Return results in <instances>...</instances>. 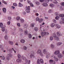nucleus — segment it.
I'll return each instance as SVG.
<instances>
[{
    "mask_svg": "<svg viewBox=\"0 0 64 64\" xmlns=\"http://www.w3.org/2000/svg\"><path fill=\"white\" fill-rule=\"evenodd\" d=\"M24 28H27L28 27V25L27 24H25L24 25Z\"/></svg>",
    "mask_w": 64,
    "mask_h": 64,
    "instance_id": "obj_34",
    "label": "nucleus"
},
{
    "mask_svg": "<svg viewBox=\"0 0 64 64\" xmlns=\"http://www.w3.org/2000/svg\"><path fill=\"white\" fill-rule=\"evenodd\" d=\"M42 5L45 7H46L48 6V4L46 3H43L42 4Z\"/></svg>",
    "mask_w": 64,
    "mask_h": 64,
    "instance_id": "obj_12",
    "label": "nucleus"
},
{
    "mask_svg": "<svg viewBox=\"0 0 64 64\" xmlns=\"http://www.w3.org/2000/svg\"><path fill=\"white\" fill-rule=\"evenodd\" d=\"M45 19H48V18L47 17H45Z\"/></svg>",
    "mask_w": 64,
    "mask_h": 64,
    "instance_id": "obj_64",
    "label": "nucleus"
},
{
    "mask_svg": "<svg viewBox=\"0 0 64 64\" xmlns=\"http://www.w3.org/2000/svg\"><path fill=\"white\" fill-rule=\"evenodd\" d=\"M61 44H62V43L61 42H58L57 43V46H59L60 45H61Z\"/></svg>",
    "mask_w": 64,
    "mask_h": 64,
    "instance_id": "obj_30",
    "label": "nucleus"
},
{
    "mask_svg": "<svg viewBox=\"0 0 64 64\" xmlns=\"http://www.w3.org/2000/svg\"><path fill=\"white\" fill-rule=\"evenodd\" d=\"M20 20L21 23H24V19H22V18H20Z\"/></svg>",
    "mask_w": 64,
    "mask_h": 64,
    "instance_id": "obj_17",
    "label": "nucleus"
},
{
    "mask_svg": "<svg viewBox=\"0 0 64 64\" xmlns=\"http://www.w3.org/2000/svg\"><path fill=\"white\" fill-rule=\"evenodd\" d=\"M55 15H56V16H59V17H64V14L58 15V14L57 12H56L55 13Z\"/></svg>",
    "mask_w": 64,
    "mask_h": 64,
    "instance_id": "obj_7",
    "label": "nucleus"
},
{
    "mask_svg": "<svg viewBox=\"0 0 64 64\" xmlns=\"http://www.w3.org/2000/svg\"><path fill=\"white\" fill-rule=\"evenodd\" d=\"M2 10L4 13H6V8H3L2 9Z\"/></svg>",
    "mask_w": 64,
    "mask_h": 64,
    "instance_id": "obj_19",
    "label": "nucleus"
},
{
    "mask_svg": "<svg viewBox=\"0 0 64 64\" xmlns=\"http://www.w3.org/2000/svg\"><path fill=\"white\" fill-rule=\"evenodd\" d=\"M48 12L50 13H51V12H52V10H48Z\"/></svg>",
    "mask_w": 64,
    "mask_h": 64,
    "instance_id": "obj_47",
    "label": "nucleus"
},
{
    "mask_svg": "<svg viewBox=\"0 0 64 64\" xmlns=\"http://www.w3.org/2000/svg\"><path fill=\"white\" fill-rule=\"evenodd\" d=\"M3 26V25L2 23H0V28H2Z\"/></svg>",
    "mask_w": 64,
    "mask_h": 64,
    "instance_id": "obj_26",
    "label": "nucleus"
},
{
    "mask_svg": "<svg viewBox=\"0 0 64 64\" xmlns=\"http://www.w3.org/2000/svg\"><path fill=\"white\" fill-rule=\"evenodd\" d=\"M20 2H23V0H20Z\"/></svg>",
    "mask_w": 64,
    "mask_h": 64,
    "instance_id": "obj_61",
    "label": "nucleus"
},
{
    "mask_svg": "<svg viewBox=\"0 0 64 64\" xmlns=\"http://www.w3.org/2000/svg\"><path fill=\"white\" fill-rule=\"evenodd\" d=\"M56 34L55 33H54L53 34V36L54 37L55 40H59V38L57 37V36H56Z\"/></svg>",
    "mask_w": 64,
    "mask_h": 64,
    "instance_id": "obj_3",
    "label": "nucleus"
},
{
    "mask_svg": "<svg viewBox=\"0 0 64 64\" xmlns=\"http://www.w3.org/2000/svg\"><path fill=\"white\" fill-rule=\"evenodd\" d=\"M8 57H12V54H8Z\"/></svg>",
    "mask_w": 64,
    "mask_h": 64,
    "instance_id": "obj_27",
    "label": "nucleus"
},
{
    "mask_svg": "<svg viewBox=\"0 0 64 64\" xmlns=\"http://www.w3.org/2000/svg\"><path fill=\"white\" fill-rule=\"evenodd\" d=\"M17 25H18V27H20V24L19 23H18L17 24Z\"/></svg>",
    "mask_w": 64,
    "mask_h": 64,
    "instance_id": "obj_48",
    "label": "nucleus"
},
{
    "mask_svg": "<svg viewBox=\"0 0 64 64\" xmlns=\"http://www.w3.org/2000/svg\"><path fill=\"white\" fill-rule=\"evenodd\" d=\"M49 63L50 64H55V62H53V60H50L49 61Z\"/></svg>",
    "mask_w": 64,
    "mask_h": 64,
    "instance_id": "obj_9",
    "label": "nucleus"
},
{
    "mask_svg": "<svg viewBox=\"0 0 64 64\" xmlns=\"http://www.w3.org/2000/svg\"><path fill=\"white\" fill-rule=\"evenodd\" d=\"M17 62H22V60H21L20 59L18 58V59L16 61Z\"/></svg>",
    "mask_w": 64,
    "mask_h": 64,
    "instance_id": "obj_11",
    "label": "nucleus"
},
{
    "mask_svg": "<svg viewBox=\"0 0 64 64\" xmlns=\"http://www.w3.org/2000/svg\"><path fill=\"white\" fill-rule=\"evenodd\" d=\"M13 5L14 6H17V4L16 3H14L13 4Z\"/></svg>",
    "mask_w": 64,
    "mask_h": 64,
    "instance_id": "obj_44",
    "label": "nucleus"
},
{
    "mask_svg": "<svg viewBox=\"0 0 64 64\" xmlns=\"http://www.w3.org/2000/svg\"><path fill=\"white\" fill-rule=\"evenodd\" d=\"M30 6H28V7L27 6H26V11L28 13H29L30 12Z\"/></svg>",
    "mask_w": 64,
    "mask_h": 64,
    "instance_id": "obj_1",
    "label": "nucleus"
},
{
    "mask_svg": "<svg viewBox=\"0 0 64 64\" xmlns=\"http://www.w3.org/2000/svg\"><path fill=\"white\" fill-rule=\"evenodd\" d=\"M24 34L25 35H27L28 34V32H27V30H25L24 31Z\"/></svg>",
    "mask_w": 64,
    "mask_h": 64,
    "instance_id": "obj_28",
    "label": "nucleus"
},
{
    "mask_svg": "<svg viewBox=\"0 0 64 64\" xmlns=\"http://www.w3.org/2000/svg\"><path fill=\"white\" fill-rule=\"evenodd\" d=\"M44 24H45V23H44V22H43V23L42 24V25H44Z\"/></svg>",
    "mask_w": 64,
    "mask_h": 64,
    "instance_id": "obj_63",
    "label": "nucleus"
},
{
    "mask_svg": "<svg viewBox=\"0 0 64 64\" xmlns=\"http://www.w3.org/2000/svg\"><path fill=\"white\" fill-rule=\"evenodd\" d=\"M50 47L52 48H54V45H53V44H52L50 46Z\"/></svg>",
    "mask_w": 64,
    "mask_h": 64,
    "instance_id": "obj_36",
    "label": "nucleus"
},
{
    "mask_svg": "<svg viewBox=\"0 0 64 64\" xmlns=\"http://www.w3.org/2000/svg\"><path fill=\"white\" fill-rule=\"evenodd\" d=\"M34 52H33L32 53V54L30 56V58H32V57H34Z\"/></svg>",
    "mask_w": 64,
    "mask_h": 64,
    "instance_id": "obj_14",
    "label": "nucleus"
},
{
    "mask_svg": "<svg viewBox=\"0 0 64 64\" xmlns=\"http://www.w3.org/2000/svg\"><path fill=\"white\" fill-rule=\"evenodd\" d=\"M24 50H26L27 49V47L25 46H24Z\"/></svg>",
    "mask_w": 64,
    "mask_h": 64,
    "instance_id": "obj_49",
    "label": "nucleus"
},
{
    "mask_svg": "<svg viewBox=\"0 0 64 64\" xmlns=\"http://www.w3.org/2000/svg\"><path fill=\"white\" fill-rule=\"evenodd\" d=\"M16 19L17 20H19L20 19V17L18 16L16 17Z\"/></svg>",
    "mask_w": 64,
    "mask_h": 64,
    "instance_id": "obj_39",
    "label": "nucleus"
},
{
    "mask_svg": "<svg viewBox=\"0 0 64 64\" xmlns=\"http://www.w3.org/2000/svg\"><path fill=\"white\" fill-rule=\"evenodd\" d=\"M54 0L55 1V2H53V3H55V4H57V3H58V2H57L56 1V0Z\"/></svg>",
    "mask_w": 64,
    "mask_h": 64,
    "instance_id": "obj_45",
    "label": "nucleus"
},
{
    "mask_svg": "<svg viewBox=\"0 0 64 64\" xmlns=\"http://www.w3.org/2000/svg\"><path fill=\"white\" fill-rule=\"evenodd\" d=\"M2 3H4V4H6V5L7 4V2H5V1H4V0H2Z\"/></svg>",
    "mask_w": 64,
    "mask_h": 64,
    "instance_id": "obj_35",
    "label": "nucleus"
},
{
    "mask_svg": "<svg viewBox=\"0 0 64 64\" xmlns=\"http://www.w3.org/2000/svg\"><path fill=\"white\" fill-rule=\"evenodd\" d=\"M7 24L8 25H9L10 24V22L8 21L7 22Z\"/></svg>",
    "mask_w": 64,
    "mask_h": 64,
    "instance_id": "obj_52",
    "label": "nucleus"
},
{
    "mask_svg": "<svg viewBox=\"0 0 64 64\" xmlns=\"http://www.w3.org/2000/svg\"><path fill=\"white\" fill-rule=\"evenodd\" d=\"M61 20H62V22H60V24H62L63 22V21H64V18H61Z\"/></svg>",
    "mask_w": 64,
    "mask_h": 64,
    "instance_id": "obj_15",
    "label": "nucleus"
},
{
    "mask_svg": "<svg viewBox=\"0 0 64 64\" xmlns=\"http://www.w3.org/2000/svg\"><path fill=\"white\" fill-rule=\"evenodd\" d=\"M2 60H5V57H4V56H3L2 57Z\"/></svg>",
    "mask_w": 64,
    "mask_h": 64,
    "instance_id": "obj_54",
    "label": "nucleus"
},
{
    "mask_svg": "<svg viewBox=\"0 0 64 64\" xmlns=\"http://www.w3.org/2000/svg\"><path fill=\"white\" fill-rule=\"evenodd\" d=\"M62 5V6H64V2H62L61 3Z\"/></svg>",
    "mask_w": 64,
    "mask_h": 64,
    "instance_id": "obj_53",
    "label": "nucleus"
},
{
    "mask_svg": "<svg viewBox=\"0 0 64 64\" xmlns=\"http://www.w3.org/2000/svg\"><path fill=\"white\" fill-rule=\"evenodd\" d=\"M28 3V4H30V6H32V7H33V4H32V3L30 1H29V0H27Z\"/></svg>",
    "mask_w": 64,
    "mask_h": 64,
    "instance_id": "obj_10",
    "label": "nucleus"
},
{
    "mask_svg": "<svg viewBox=\"0 0 64 64\" xmlns=\"http://www.w3.org/2000/svg\"><path fill=\"white\" fill-rule=\"evenodd\" d=\"M53 40V37L51 36L50 38V40H51V41H52V40Z\"/></svg>",
    "mask_w": 64,
    "mask_h": 64,
    "instance_id": "obj_40",
    "label": "nucleus"
},
{
    "mask_svg": "<svg viewBox=\"0 0 64 64\" xmlns=\"http://www.w3.org/2000/svg\"><path fill=\"white\" fill-rule=\"evenodd\" d=\"M12 49L13 50V51H14V52L15 53H16V51L14 50V49L13 48H12Z\"/></svg>",
    "mask_w": 64,
    "mask_h": 64,
    "instance_id": "obj_60",
    "label": "nucleus"
},
{
    "mask_svg": "<svg viewBox=\"0 0 64 64\" xmlns=\"http://www.w3.org/2000/svg\"><path fill=\"white\" fill-rule=\"evenodd\" d=\"M20 31H21V32H22V29H21V28H20Z\"/></svg>",
    "mask_w": 64,
    "mask_h": 64,
    "instance_id": "obj_59",
    "label": "nucleus"
},
{
    "mask_svg": "<svg viewBox=\"0 0 64 64\" xmlns=\"http://www.w3.org/2000/svg\"><path fill=\"white\" fill-rule=\"evenodd\" d=\"M36 4L37 5H39V2H36Z\"/></svg>",
    "mask_w": 64,
    "mask_h": 64,
    "instance_id": "obj_50",
    "label": "nucleus"
},
{
    "mask_svg": "<svg viewBox=\"0 0 64 64\" xmlns=\"http://www.w3.org/2000/svg\"><path fill=\"white\" fill-rule=\"evenodd\" d=\"M8 19L9 20H11V17L10 16V17H8Z\"/></svg>",
    "mask_w": 64,
    "mask_h": 64,
    "instance_id": "obj_42",
    "label": "nucleus"
},
{
    "mask_svg": "<svg viewBox=\"0 0 64 64\" xmlns=\"http://www.w3.org/2000/svg\"><path fill=\"white\" fill-rule=\"evenodd\" d=\"M34 30L35 31H38V28L35 27L34 28Z\"/></svg>",
    "mask_w": 64,
    "mask_h": 64,
    "instance_id": "obj_23",
    "label": "nucleus"
},
{
    "mask_svg": "<svg viewBox=\"0 0 64 64\" xmlns=\"http://www.w3.org/2000/svg\"><path fill=\"white\" fill-rule=\"evenodd\" d=\"M43 19L42 18H41L40 19V20H39V18H36V21H38V22L39 23H41L42 22V21H43Z\"/></svg>",
    "mask_w": 64,
    "mask_h": 64,
    "instance_id": "obj_8",
    "label": "nucleus"
},
{
    "mask_svg": "<svg viewBox=\"0 0 64 64\" xmlns=\"http://www.w3.org/2000/svg\"><path fill=\"white\" fill-rule=\"evenodd\" d=\"M23 14H24V15H25V14H26V12H24L23 13Z\"/></svg>",
    "mask_w": 64,
    "mask_h": 64,
    "instance_id": "obj_62",
    "label": "nucleus"
},
{
    "mask_svg": "<svg viewBox=\"0 0 64 64\" xmlns=\"http://www.w3.org/2000/svg\"><path fill=\"white\" fill-rule=\"evenodd\" d=\"M53 21L54 22V23H56V20H55L54 19H53Z\"/></svg>",
    "mask_w": 64,
    "mask_h": 64,
    "instance_id": "obj_51",
    "label": "nucleus"
},
{
    "mask_svg": "<svg viewBox=\"0 0 64 64\" xmlns=\"http://www.w3.org/2000/svg\"><path fill=\"white\" fill-rule=\"evenodd\" d=\"M54 58L56 61H58V58H56L55 56H54Z\"/></svg>",
    "mask_w": 64,
    "mask_h": 64,
    "instance_id": "obj_24",
    "label": "nucleus"
},
{
    "mask_svg": "<svg viewBox=\"0 0 64 64\" xmlns=\"http://www.w3.org/2000/svg\"><path fill=\"white\" fill-rule=\"evenodd\" d=\"M9 44H10V45H12V44H13V42H11V41H9Z\"/></svg>",
    "mask_w": 64,
    "mask_h": 64,
    "instance_id": "obj_32",
    "label": "nucleus"
},
{
    "mask_svg": "<svg viewBox=\"0 0 64 64\" xmlns=\"http://www.w3.org/2000/svg\"><path fill=\"white\" fill-rule=\"evenodd\" d=\"M25 42V40L24 39H22L20 40V42H21V43H24Z\"/></svg>",
    "mask_w": 64,
    "mask_h": 64,
    "instance_id": "obj_25",
    "label": "nucleus"
},
{
    "mask_svg": "<svg viewBox=\"0 0 64 64\" xmlns=\"http://www.w3.org/2000/svg\"><path fill=\"white\" fill-rule=\"evenodd\" d=\"M46 34L47 35L49 34V33L48 32H42L41 34V36L42 37L44 36Z\"/></svg>",
    "mask_w": 64,
    "mask_h": 64,
    "instance_id": "obj_5",
    "label": "nucleus"
},
{
    "mask_svg": "<svg viewBox=\"0 0 64 64\" xmlns=\"http://www.w3.org/2000/svg\"><path fill=\"white\" fill-rule=\"evenodd\" d=\"M59 18V17L58 16H56V17L55 19L56 20H58V18Z\"/></svg>",
    "mask_w": 64,
    "mask_h": 64,
    "instance_id": "obj_46",
    "label": "nucleus"
},
{
    "mask_svg": "<svg viewBox=\"0 0 64 64\" xmlns=\"http://www.w3.org/2000/svg\"><path fill=\"white\" fill-rule=\"evenodd\" d=\"M30 25L31 27H33L34 26V25H35V24L34 23H32V24H31Z\"/></svg>",
    "mask_w": 64,
    "mask_h": 64,
    "instance_id": "obj_21",
    "label": "nucleus"
},
{
    "mask_svg": "<svg viewBox=\"0 0 64 64\" xmlns=\"http://www.w3.org/2000/svg\"><path fill=\"white\" fill-rule=\"evenodd\" d=\"M35 15L36 16H38L39 15V14L38 13H37L36 14H35Z\"/></svg>",
    "mask_w": 64,
    "mask_h": 64,
    "instance_id": "obj_55",
    "label": "nucleus"
},
{
    "mask_svg": "<svg viewBox=\"0 0 64 64\" xmlns=\"http://www.w3.org/2000/svg\"><path fill=\"white\" fill-rule=\"evenodd\" d=\"M56 34H57V35L58 36H60V34L59 32H57Z\"/></svg>",
    "mask_w": 64,
    "mask_h": 64,
    "instance_id": "obj_41",
    "label": "nucleus"
},
{
    "mask_svg": "<svg viewBox=\"0 0 64 64\" xmlns=\"http://www.w3.org/2000/svg\"><path fill=\"white\" fill-rule=\"evenodd\" d=\"M56 28H58V29L59 28H60V26L58 25V24H56Z\"/></svg>",
    "mask_w": 64,
    "mask_h": 64,
    "instance_id": "obj_18",
    "label": "nucleus"
},
{
    "mask_svg": "<svg viewBox=\"0 0 64 64\" xmlns=\"http://www.w3.org/2000/svg\"><path fill=\"white\" fill-rule=\"evenodd\" d=\"M2 31L4 32V31L5 30V28L4 27L2 28Z\"/></svg>",
    "mask_w": 64,
    "mask_h": 64,
    "instance_id": "obj_33",
    "label": "nucleus"
},
{
    "mask_svg": "<svg viewBox=\"0 0 64 64\" xmlns=\"http://www.w3.org/2000/svg\"><path fill=\"white\" fill-rule=\"evenodd\" d=\"M59 53H60V52L59 50H57L54 52L55 54H56V55H57V54H59Z\"/></svg>",
    "mask_w": 64,
    "mask_h": 64,
    "instance_id": "obj_13",
    "label": "nucleus"
},
{
    "mask_svg": "<svg viewBox=\"0 0 64 64\" xmlns=\"http://www.w3.org/2000/svg\"><path fill=\"white\" fill-rule=\"evenodd\" d=\"M49 0H45L44 1L46 3H48L49 2Z\"/></svg>",
    "mask_w": 64,
    "mask_h": 64,
    "instance_id": "obj_43",
    "label": "nucleus"
},
{
    "mask_svg": "<svg viewBox=\"0 0 64 64\" xmlns=\"http://www.w3.org/2000/svg\"><path fill=\"white\" fill-rule=\"evenodd\" d=\"M58 58H61L62 57V55L61 54H59L58 55Z\"/></svg>",
    "mask_w": 64,
    "mask_h": 64,
    "instance_id": "obj_16",
    "label": "nucleus"
},
{
    "mask_svg": "<svg viewBox=\"0 0 64 64\" xmlns=\"http://www.w3.org/2000/svg\"><path fill=\"white\" fill-rule=\"evenodd\" d=\"M55 24L53 23L50 24V27H54L55 26Z\"/></svg>",
    "mask_w": 64,
    "mask_h": 64,
    "instance_id": "obj_20",
    "label": "nucleus"
},
{
    "mask_svg": "<svg viewBox=\"0 0 64 64\" xmlns=\"http://www.w3.org/2000/svg\"><path fill=\"white\" fill-rule=\"evenodd\" d=\"M18 6H20V7H22L23 6V4H21L20 2H19V3Z\"/></svg>",
    "mask_w": 64,
    "mask_h": 64,
    "instance_id": "obj_29",
    "label": "nucleus"
},
{
    "mask_svg": "<svg viewBox=\"0 0 64 64\" xmlns=\"http://www.w3.org/2000/svg\"><path fill=\"white\" fill-rule=\"evenodd\" d=\"M6 59L8 60H9L10 59V58H8V57H7L6 58Z\"/></svg>",
    "mask_w": 64,
    "mask_h": 64,
    "instance_id": "obj_58",
    "label": "nucleus"
},
{
    "mask_svg": "<svg viewBox=\"0 0 64 64\" xmlns=\"http://www.w3.org/2000/svg\"><path fill=\"white\" fill-rule=\"evenodd\" d=\"M18 58H21V55L19 54H18Z\"/></svg>",
    "mask_w": 64,
    "mask_h": 64,
    "instance_id": "obj_37",
    "label": "nucleus"
},
{
    "mask_svg": "<svg viewBox=\"0 0 64 64\" xmlns=\"http://www.w3.org/2000/svg\"><path fill=\"white\" fill-rule=\"evenodd\" d=\"M43 53L44 54H46V58H48V56H49V54H47V52H46V49H44L43 50Z\"/></svg>",
    "mask_w": 64,
    "mask_h": 64,
    "instance_id": "obj_4",
    "label": "nucleus"
},
{
    "mask_svg": "<svg viewBox=\"0 0 64 64\" xmlns=\"http://www.w3.org/2000/svg\"><path fill=\"white\" fill-rule=\"evenodd\" d=\"M4 38H5V39H8V36H7V35H5L4 36Z\"/></svg>",
    "mask_w": 64,
    "mask_h": 64,
    "instance_id": "obj_38",
    "label": "nucleus"
},
{
    "mask_svg": "<svg viewBox=\"0 0 64 64\" xmlns=\"http://www.w3.org/2000/svg\"><path fill=\"white\" fill-rule=\"evenodd\" d=\"M44 1V0H40V2H43Z\"/></svg>",
    "mask_w": 64,
    "mask_h": 64,
    "instance_id": "obj_56",
    "label": "nucleus"
},
{
    "mask_svg": "<svg viewBox=\"0 0 64 64\" xmlns=\"http://www.w3.org/2000/svg\"><path fill=\"white\" fill-rule=\"evenodd\" d=\"M50 7H53L54 6V4H50Z\"/></svg>",
    "mask_w": 64,
    "mask_h": 64,
    "instance_id": "obj_31",
    "label": "nucleus"
},
{
    "mask_svg": "<svg viewBox=\"0 0 64 64\" xmlns=\"http://www.w3.org/2000/svg\"><path fill=\"white\" fill-rule=\"evenodd\" d=\"M11 8H12V9H14L15 7L14 6H12L11 7Z\"/></svg>",
    "mask_w": 64,
    "mask_h": 64,
    "instance_id": "obj_57",
    "label": "nucleus"
},
{
    "mask_svg": "<svg viewBox=\"0 0 64 64\" xmlns=\"http://www.w3.org/2000/svg\"><path fill=\"white\" fill-rule=\"evenodd\" d=\"M40 62L42 64H43L44 62H43V60L42 59H41L40 60L38 59L37 61V63L38 64H40Z\"/></svg>",
    "mask_w": 64,
    "mask_h": 64,
    "instance_id": "obj_2",
    "label": "nucleus"
},
{
    "mask_svg": "<svg viewBox=\"0 0 64 64\" xmlns=\"http://www.w3.org/2000/svg\"><path fill=\"white\" fill-rule=\"evenodd\" d=\"M28 36L29 38H32V35L30 34H28Z\"/></svg>",
    "mask_w": 64,
    "mask_h": 64,
    "instance_id": "obj_22",
    "label": "nucleus"
},
{
    "mask_svg": "<svg viewBox=\"0 0 64 64\" xmlns=\"http://www.w3.org/2000/svg\"><path fill=\"white\" fill-rule=\"evenodd\" d=\"M37 53H38V54H39L41 56H43V54H42V52L41 51V50H38L37 52Z\"/></svg>",
    "mask_w": 64,
    "mask_h": 64,
    "instance_id": "obj_6",
    "label": "nucleus"
}]
</instances>
